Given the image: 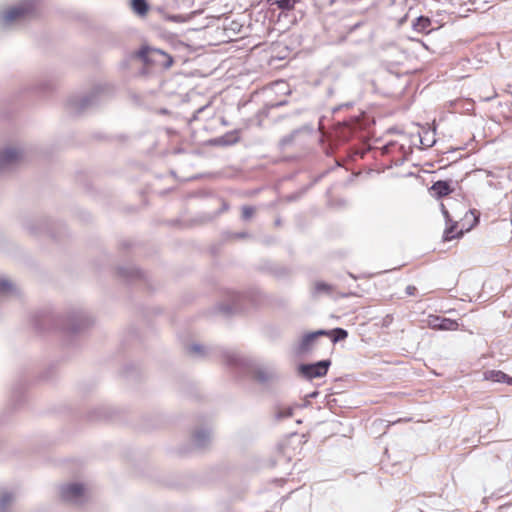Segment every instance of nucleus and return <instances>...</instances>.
I'll return each instance as SVG.
<instances>
[{"label":"nucleus","mask_w":512,"mask_h":512,"mask_svg":"<svg viewBox=\"0 0 512 512\" xmlns=\"http://www.w3.org/2000/svg\"><path fill=\"white\" fill-rule=\"evenodd\" d=\"M38 0H24L0 13V26L5 28L36 13Z\"/></svg>","instance_id":"f257e3e1"},{"label":"nucleus","mask_w":512,"mask_h":512,"mask_svg":"<svg viewBox=\"0 0 512 512\" xmlns=\"http://www.w3.org/2000/svg\"><path fill=\"white\" fill-rule=\"evenodd\" d=\"M131 60L142 61L143 64H172L173 59L164 51L156 48L142 47L133 53Z\"/></svg>","instance_id":"f03ea898"},{"label":"nucleus","mask_w":512,"mask_h":512,"mask_svg":"<svg viewBox=\"0 0 512 512\" xmlns=\"http://www.w3.org/2000/svg\"><path fill=\"white\" fill-rule=\"evenodd\" d=\"M60 497L65 502L78 505L87 499V489L82 483H67L60 487Z\"/></svg>","instance_id":"7ed1b4c3"},{"label":"nucleus","mask_w":512,"mask_h":512,"mask_svg":"<svg viewBox=\"0 0 512 512\" xmlns=\"http://www.w3.org/2000/svg\"><path fill=\"white\" fill-rule=\"evenodd\" d=\"M23 158V152L17 147L0 149V173L13 168Z\"/></svg>","instance_id":"20e7f679"},{"label":"nucleus","mask_w":512,"mask_h":512,"mask_svg":"<svg viewBox=\"0 0 512 512\" xmlns=\"http://www.w3.org/2000/svg\"><path fill=\"white\" fill-rule=\"evenodd\" d=\"M327 335H330V332L326 331V330H318V331L304 334L297 345L296 352L298 354L309 353L314 348L317 339L320 336H327Z\"/></svg>","instance_id":"39448f33"},{"label":"nucleus","mask_w":512,"mask_h":512,"mask_svg":"<svg viewBox=\"0 0 512 512\" xmlns=\"http://www.w3.org/2000/svg\"><path fill=\"white\" fill-rule=\"evenodd\" d=\"M330 364L329 360H322L314 364H303L299 369L306 378L312 379L326 375Z\"/></svg>","instance_id":"423d86ee"},{"label":"nucleus","mask_w":512,"mask_h":512,"mask_svg":"<svg viewBox=\"0 0 512 512\" xmlns=\"http://www.w3.org/2000/svg\"><path fill=\"white\" fill-rule=\"evenodd\" d=\"M428 324L433 329L438 330H457L458 323L455 320L442 318L439 316L430 317Z\"/></svg>","instance_id":"0eeeda50"},{"label":"nucleus","mask_w":512,"mask_h":512,"mask_svg":"<svg viewBox=\"0 0 512 512\" xmlns=\"http://www.w3.org/2000/svg\"><path fill=\"white\" fill-rule=\"evenodd\" d=\"M211 440V432L208 429L197 430L192 438L193 444L197 448H205Z\"/></svg>","instance_id":"6e6552de"},{"label":"nucleus","mask_w":512,"mask_h":512,"mask_svg":"<svg viewBox=\"0 0 512 512\" xmlns=\"http://www.w3.org/2000/svg\"><path fill=\"white\" fill-rule=\"evenodd\" d=\"M484 377L486 380L496 382V383H507L508 385H512V377L508 376L502 371L499 370H490L484 373Z\"/></svg>","instance_id":"1a4fd4ad"},{"label":"nucleus","mask_w":512,"mask_h":512,"mask_svg":"<svg viewBox=\"0 0 512 512\" xmlns=\"http://www.w3.org/2000/svg\"><path fill=\"white\" fill-rule=\"evenodd\" d=\"M255 378L265 384V383H269L271 381H273L274 379L277 378V374L274 370H268V369H264V368H258L256 371H255Z\"/></svg>","instance_id":"9d476101"},{"label":"nucleus","mask_w":512,"mask_h":512,"mask_svg":"<svg viewBox=\"0 0 512 512\" xmlns=\"http://www.w3.org/2000/svg\"><path fill=\"white\" fill-rule=\"evenodd\" d=\"M431 190L434 192L435 195H437L438 197H443V196H446L448 195L449 193H451V188H450V185L448 182L446 181H437L435 182L432 187H431Z\"/></svg>","instance_id":"9b49d317"},{"label":"nucleus","mask_w":512,"mask_h":512,"mask_svg":"<svg viewBox=\"0 0 512 512\" xmlns=\"http://www.w3.org/2000/svg\"><path fill=\"white\" fill-rule=\"evenodd\" d=\"M332 291L333 288L331 285L321 281L315 282L313 287L314 296L330 295Z\"/></svg>","instance_id":"f8f14e48"},{"label":"nucleus","mask_w":512,"mask_h":512,"mask_svg":"<svg viewBox=\"0 0 512 512\" xmlns=\"http://www.w3.org/2000/svg\"><path fill=\"white\" fill-rule=\"evenodd\" d=\"M15 500V494L9 491L0 492V511L4 512L8 506Z\"/></svg>","instance_id":"ddd939ff"},{"label":"nucleus","mask_w":512,"mask_h":512,"mask_svg":"<svg viewBox=\"0 0 512 512\" xmlns=\"http://www.w3.org/2000/svg\"><path fill=\"white\" fill-rule=\"evenodd\" d=\"M17 292L16 287L7 278L0 276V293L9 295Z\"/></svg>","instance_id":"4468645a"},{"label":"nucleus","mask_w":512,"mask_h":512,"mask_svg":"<svg viewBox=\"0 0 512 512\" xmlns=\"http://www.w3.org/2000/svg\"><path fill=\"white\" fill-rule=\"evenodd\" d=\"M431 25V21L429 18L420 16L416 19V21L413 23V28L417 32H427L428 28Z\"/></svg>","instance_id":"2eb2a0df"},{"label":"nucleus","mask_w":512,"mask_h":512,"mask_svg":"<svg viewBox=\"0 0 512 512\" xmlns=\"http://www.w3.org/2000/svg\"><path fill=\"white\" fill-rule=\"evenodd\" d=\"M132 8L139 15H145L148 11V5L145 0H132Z\"/></svg>","instance_id":"dca6fc26"},{"label":"nucleus","mask_w":512,"mask_h":512,"mask_svg":"<svg viewBox=\"0 0 512 512\" xmlns=\"http://www.w3.org/2000/svg\"><path fill=\"white\" fill-rule=\"evenodd\" d=\"M456 226H457V224L454 223V224L448 226L445 229V231H444V240L449 241V240H452V239L456 238L457 236L462 235V231H460L458 233L455 232Z\"/></svg>","instance_id":"f3484780"},{"label":"nucleus","mask_w":512,"mask_h":512,"mask_svg":"<svg viewBox=\"0 0 512 512\" xmlns=\"http://www.w3.org/2000/svg\"><path fill=\"white\" fill-rule=\"evenodd\" d=\"M331 333L333 334V336H332L333 343H336L340 340H344L348 336L347 331L342 328H336V329L332 330Z\"/></svg>","instance_id":"a211bd4d"},{"label":"nucleus","mask_w":512,"mask_h":512,"mask_svg":"<svg viewBox=\"0 0 512 512\" xmlns=\"http://www.w3.org/2000/svg\"><path fill=\"white\" fill-rule=\"evenodd\" d=\"M297 2L298 0H275V4H277V6L283 10L292 9Z\"/></svg>","instance_id":"6ab92c4d"},{"label":"nucleus","mask_w":512,"mask_h":512,"mask_svg":"<svg viewBox=\"0 0 512 512\" xmlns=\"http://www.w3.org/2000/svg\"><path fill=\"white\" fill-rule=\"evenodd\" d=\"M255 213V208L252 206H243L242 207V218L244 220H249Z\"/></svg>","instance_id":"aec40b11"},{"label":"nucleus","mask_w":512,"mask_h":512,"mask_svg":"<svg viewBox=\"0 0 512 512\" xmlns=\"http://www.w3.org/2000/svg\"><path fill=\"white\" fill-rule=\"evenodd\" d=\"M292 416V409L291 408H283V409H280L278 412H277V418L278 419H284V418H289Z\"/></svg>","instance_id":"412c9836"},{"label":"nucleus","mask_w":512,"mask_h":512,"mask_svg":"<svg viewBox=\"0 0 512 512\" xmlns=\"http://www.w3.org/2000/svg\"><path fill=\"white\" fill-rule=\"evenodd\" d=\"M203 347L199 344H193L189 347V352L193 354H201Z\"/></svg>","instance_id":"4be33fe9"},{"label":"nucleus","mask_w":512,"mask_h":512,"mask_svg":"<svg viewBox=\"0 0 512 512\" xmlns=\"http://www.w3.org/2000/svg\"><path fill=\"white\" fill-rule=\"evenodd\" d=\"M441 211H442L443 216L446 219V222L449 223L451 221V219H450L449 213H448L447 209L445 208L444 204H441Z\"/></svg>","instance_id":"5701e85b"},{"label":"nucleus","mask_w":512,"mask_h":512,"mask_svg":"<svg viewBox=\"0 0 512 512\" xmlns=\"http://www.w3.org/2000/svg\"><path fill=\"white\" fill-rule=\"evenodd\" d=\"M415 291H416V288L414 286H407V288H406V293L408 295H414Z\"/></svg>","instance_id":"b1692460"},{"label":"nucleus","mask_w":512,"mask_h":512,"mask_svg":"<svg viewBox=\"0 0 512 512\" xmlns=\"http://www.w3.org/2000/svg\"><path fill=\"white\" fill-rule=\"evenodd\" d=\"M239 360H240V359L238 358V356H232V357L230 358V363H231V364H237Z\"/></svg>","instance_id":"393cba45"},{"label":"nucleus","mask_w":512,"mask_h":512,"mask_svg":"<svg viewBox=\"0 0 512 512\" xmlns=\"http://www.w3.org/2000/svg\"><path fill=\"white\" fill-rule=\"evenodd\" d=\"M434 142H435V140H432L431 143H425L424 139H421V144H424L426 146H431Z\"/></svg>","instance_id":"a878e982"},{"label":"nucleus","mask_w":512,"mask_h":512,"mask_svg":"<svg viewBox=\"0 0 512 512\" xmlns=\"http://www.w3.org/2000/svg\"><path fill=\"white\" fill-rule=\"evenodd\" d=\"M80 327L79 326H76V325H71V327H69L70 330L72 331H76L78 330Z\"/></svg>","instance_id":"bb28decb"},{"label":"nucleus","mask_w":512,"mask_h":512,"mask_svg":"<svg viewBox=\"0 0 512 512\" xmlns=\"http://www.w3.org/2000/svg\"><path fill=\"white\" fill-rule=\"evenodd\" d=\"M204 108H205V106H203V107L199 108V109L197 110V113L202 112V111L204 110Z\"/></svg>","instance_id":"cd10ccee"},{"label":"nucleus","mask_w":512,"mask_h":512,"mask_svg":"<svg viewBox=\"0 0 512 512\" xmlns=\"http://www.w3.org/2000/svg\"><path fill=\"white\" fill-rule=\"evenodd\" d=\"M484 172H485L486 176H491L492 175V173L490 171H484Z\"/></svg>","instance_id":"c85d7f7f"}]
</instances>
